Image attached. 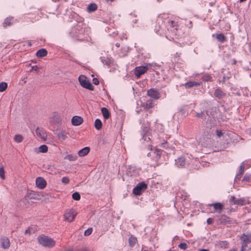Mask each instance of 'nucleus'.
I'll return each instance as SVG.
<instances>
[{"label": "nucleus", "instance_id": "nucleus-1", "mask_svg": "<svg viewBox=\"0 0 251 251\" xmlns=\"http://www.w3.org/2000/svg\"><path fill=\"white\" fill-rule=\"evenodd\" d=\"M37 240L39 244L46 247L52 248L55 244V241L53 239L43 234L39 236Z\"/></svg>", "mask_w": 251, "mask_h": 251}, {"label": "nucleus", "instance_id": "nucleus-2", "mask_svg": "<svg viewBox=\"0 0 251 251\" xmlns=\"http://www.w3.org/2000/svg\"><path fill=\"white\" fill-rule=\"evenodd\" d=\"M147 184L144 182L138 183L133 189V193L135 195H140L142 193L147 189Z\"/></svg>", "mask_w": 251, "mask_h": 251}, {"label": "nucleus", "instance_id": "nucleus-3", "mask_svg": "<svg viewBox=\"0 0 251 251\" xmlns=\"http://www.w3.org/2000/svg\"><path fill=\"white\" fill-rule=\"evenodd\" d=\"M77 213L73 209H69L66 211L64 215L65 220L69 222H71L75 218Z\"/></svg>", "mask_w": 251, "mask_h": 251}, {"label": "nucleus", "instance_id": "nucleus-4", "mask_svg": "<svg viewBox=\"0 0 251 251\" xmlns=\"http://www.w3.org/2000/svg\"><path fill=\"white\" fill-rule=\"evenodd\" d=\"M229 202L233 205H244L247 203V201L244 198L236 199L234 196H232L230 198Z\"/></svg>", "mask_w": 251, "mask_h": 251}, {"label": "nucleus", "instance_id": "nucleus-5", "mask_svg": "<svg viewBox=\"0 0 251 251\" xmlns=\"http://www.w3.org/2000/svg\"><path fill=\"white\" fill-rule=\"evenodd\" d=\"M50 122L58 126L62 124V116L58 113L54 112L50 118Z\"/></svg>", "mask_w": 251, "mask_h": 251}, {"label": "nucleus", "instance_id": "nucleus-6", "mask_svg": "<svg viewBox=\"0 0 251 251\" xmlns=\"http://www.w3.org/2000/svg\"><path fill=\"white\" fill-rule=\"evenodd\" d=\"M148 66H139L136 67L135 69V75L138 78L140 76L145 74L148 70Z\"/></svg>", "mask_w": 251, "mask_h": 251}, {"label": "nucleus", "instance_id": "nucleus-7", "mask_svg": "<svg viewBox=\"0 0 251 251\" xmlns=\"http://www.w3.org/2000/svg\"><path fill=\"white\" fill-rule=\"evenodd\" d=\"M36 134L37 136L42 141H46L47 134L43 128L37 127L36 129Z\"/></svg>", "mask_w": 251, "mask_h": 251}, {"label": "nucleus", "instance_id": "nucleus-8", "mask_svg": "<svg viewBox=\"0 0 251 251\" xmlns=\"http://www.w3.org/2000/svg\"><path fill=\"white\" fill-rule=\"evenodd\" d=\"M148 95L154 99L157 100L160 98L159 92L154 88L150 89L147 91Z\"/></svg>", "mask_w": 251, "mask_h": 251}, {"label": "nucleus", "instance_id": "nucleus-9", "mask_svg": "<svg viewBox=\"0 0 251 251\" xmlns=\"http://www.w3.org/2000/svg\"><path fill=\"white\" fill-rule=\"evenodd\" d=\"M36 185L38 188L43 189L46 186L47 182L44 178L38 177L36 179Z\"/></svg>", "mask_w": 251, "mask_h": 251}, {"label": "nucleus", "instance_id": "nucleus-10", "mask_svg": "<svg viewBox=\"0 0 251 251\" xmlns=\"http://www.w3.org/2000/svg\"><path fill=\"white\" fill-rule=\"evenodd\" d=\"M55 134L60 141H64L68 138V133L65 130H57Z\"/></svg>", "mask_w": 251, "mask_h": 251}, {"label": "nucleus", "instance_id": "nucleus-11", "mask_svg": "<svg viewBox=\"0 0 251 251\" xmlns=\"http://www.w3.org/2000/svg\"><path fill=\"white\" fill-rule=\"evenodd\" d=\"M1 247L4 249H8L10 246L9 239L6 237H2L0 239Z\"/></svg>", "mask_w": 251, "mask_h": 251}, {"label": "nucleus", "instance_id": "nucleus-12", "mask_svg": "<svg viewBox=\"0 0 251 251\" xmlns=\"http://www.w3.org/2000/svg\"><path fill=\"white\" fill-rule=\"evenodd\" d=\"M208 206H213L214 208V212H217L219 213H221L224 209V205L220 202L209 204Z\"/></svg>", "mask_w": 251, "mask_h": 251}, {"label": "nucleus", "instance_id": "nucleus-13", "mask_svg": "<svg viewBox=\"0 0 251 251\" xmlns=\"http://www.w3.org/2000/svg\"><path fill=\"white\" fill-rule=\"evenodd\" d=\"M71 122L73 126H78L83 123V119L80 116H75L72 118Z\"/></svg>", "mask_w": 251, "mask_h": 251}, {"label": "nucleus", "instance_id": "nucleus-14", "mask_svg": "<svg viewBox=\"0 0 251 251\" xmlns=\"http://www.w3.org/2000/svg\"><path fill=\"white\" fill-rule=\"evenodd\" d=\"M175 164L178 167H185L186 165V160L183 156H181L175 160Z\"/></svg>", "mask_w": 251, "mask_h": 251}, {"label": "nucleus", "instance_id": "nucleus-15", "mask_svg": "<svg viewBox=\"0 0 251 251\" xmlns=\"http://www.w3.org/2000/svg\"><path fill=\"white\" fill-rule=\"evenodd\" d=\"M201 84V81H190L188 82H186L184 86L187 89L188 88H191L194 87H198L200 86Z\"/></svg>", "mask_w": 251, "mask_h": 251}, {"label": "nucleus", "instance_id": "nucleus-16", "mask_svg": "<svg viewBox=\"0 0 251 251\" xmlns=\"http://www.w3.org/2000/svg\"><path fill=\"white\" fill-rule=\"evenodd\" d=\"M214 95L219 99H222L226 96V93H224L220 88H217L215 90Z\"/></svg>", "mask_w": 251, "mask_h": 251}, {"label": "nucleus", "instance_id": "nucleus-17", "mask_svg": "<svg viewBox=\"0 0 251 251\" xmlns=\"http://www.w3.org/2000/svg\"><path fill=\"white\" fill-rule=\"evenodd\" d=\"M81 86L86 89H87L89 90L93 91L94 89V87L93 85L90 83V82L86 79L81 84Z\"/></svg>", "mask_w": 251, "mask_h": 251}, {"label": "nucleus", "instance_id": "nucleus-18", "mask_svg": "<svg viewBox=\"0 0 251 251\" xmlns=\"http://www.w3.org/2000/svg\"><path fill=\"white\" fill-rule=\"evenodd\" d=\"M48 54L47 50L45 49H41L39 50L36 53V55L38 58L43 57L46 56Z\"/></svg>", "mask_w": 251, "mask_h": 251}, {"label": "nucleus", "instance_id": "nucleus-19", "mask_svg": "<svg viewBox=\"0 0 251 251\" xmlns=\"http://www.w3.org/2000/svg\"><path fill=\"white\" fill-rule=\"evenodd\" d=\"M13 19L14 18L12 17H9L6 18L3 23V25L4 27H6L8 26H11L13 24Z\"/></svg>", "mask_w": 251, "mask_h": 251}, {"label": "nucleus", "instance_id": "nucleus-20", "mask_svg": "<svg viewBox=\"0 0 251 251\" xmlns=\"http://www.w3.org/2000/svg\"><path fill=\"white\" fill-rule=\"evenodd\" d=\"M89 151L90 148L87 147H84L78 151V155L79 156H84L87 155L89 152Z\"/></svg>", "mask_w": 251, "mask_h": 251}, {"label": "nucleus", "instance_id": "nucleus-21", "mask_svg": "<svg viewBox=\"0 0 251 251\" xmlns=\"http://www.w3.org/2000/svg\"><path fill=\"white\" fill-rule=\"evenodd\" d=\"M221 222L223 224H231L232 223V220L228 217L225 215H222L220 218Z\"/></svg>", "mask_w": 251, "mask_h": 251}, {"label": "nucleus", "instance_id": "nucleus-22", "mask_svg": "<svg viewBox=\"0 0 251 251\" xmlns=\"http://www.w3.org/2000/svg\"><path fill=\"white\" fill-rule=\"evenodd\" d=\"M241 240L244 243L248 244L250 243L251 242V235L250 236L245 234H243L241 237Z\"/></svg>", "mask_w": 251, "mask_h": 251}, {"label": "nucleus", "instance_id": "nucleus-23", "mask_svg": "<svg viewBox=\"0 0 251 251\" xmlns=\"http://www.w3.org/2000/svg\"><path fill=\"white\" fill-rule=\"evenodd\" d=\"M101 111L105 119H108L110 117V114L106 108L102 107L101 109Z\"/></svg>", "mask_w": 251, "mask_h": 251}, {"label": "nucleus", "instance_id": "nucleus-24", "mask_svg": "<svg viewBox=\"0 0 251 251\" xmlns=\"http://www.w3.org/2000/svg\"><path fill=\"white\" fill-rule=\"evenodd\" d=\"M216 38L221 43L225 42L226 40V37L222 33H217L216 34Z\"/></svg>", "mask_w": 251, "mask_h": 251}, {"label": "nucleus", "instance_id": "nucleus-25", "mask_svg": "<svg viewBox=\"0 0 251 251\" xmlns=\"http://www.w3.org/2000/svg\"><path fill=\"white\" fill-rule=\"evenodd\" d=\"M97 8L98 7L96 4L94 3H90L88 5L87 11L89 13H91L96 11L97 9Z\"/></svg>", "mask_w": 251, "mask_h": 251}, {"label": "nucleus", "instance_id": "nucleus-26", "mask_svg": "<svg viewBox=\"0 0 251 251\" xmlns=\"http://www.w3.org/2000/svg\"><path fill=\"white\" fill-rule=\"evenodd\" d=\"M137 242V238L133 236H131L128 239L129 245L131 247L134 246Z\"/></svg>", "mask_w": 251, "mask_h": 251}, {"label": "nucleus", "instance_id": "nucleus-27", "mask_svg": "<svg viewBox=\"0 0 251 251\" xmlns=\"http://www.w3.org/2000/svg\"><path fill=\"white\" fill-rule=\"evenodd\" d=\"M77 155L73 154H68L64 157L65 159H67L69 161H75L77 159Z\"/></svg>", "mask_w": 251, "mask_h": 251}, {"label": "nucleus", "instance_id": "nucleus-28", "mask_svg": "<svg viewBox=\"0 0 251 251\" xmlns=\"http://www.w3.org/2000/svg\"><path fill=\"white\" fill-rule=\"evenodd\" d=\"M95 127L96 129L100 130L102 127V123L99 119H97L95 122Z\"/></svg>", "mask_w": 251, "mask_h": 251}, {"label": "nucleus", "instance_id": "nucleus-29", "mask_svg": "<svg viewBox=\"0 0 251 251\" xmlns=\"http://www.w3.org/2000/svg\"><path fill=\"white\" fill-rule=\"evenodd\" d=\"M201 79L204 81H212V77L208 74H204Z\"/></svg>", "mask_w": 251, "mask_h": 251}, {"label": "nucleus", "instance_id": "nucleus-30", "mask_svg": "<svg viewBox=\"0 0 251 251\" xmlns=\"http://www.w3.org/2000/svg\"><path fill=\"white\" fill-rule=\"evenodd\" d=\"M168 23L171 27H172V28H174V29H173L174 32L176 33V31L177 30V24L173 21H169L168 22Z\"/></svg>", "mask_w": 251, "mask_h": 251}, {"label": "nucleus", "instance_id": "nucleus-31", "mask_svg": "<svg viewBox=\"0 0 251 251\" xmlns=\"http://www.w3.org/2000/svg\"><path fill=\"white\" fill-rule=\"evenodd\" d=\"M23 137L22 136V135H20V134H17L14 137V141L16 142V143H21L23 142Z\"/></svg>", "mask_w": 251, "mask_h": 251}, {"label": "nucleus", "instance_id": "nucleus-32", "mask_svg": "<svg viewBox=\"0 0 251 251\" xmlns=\"http://www.w3.org/2000/svg\"><path fill=\"white\" fill-rule=\"evenodd\" d=\"M244 172V164L242 163V165L239 167V174L236 176V178H239L241 175H242Z\"/></svg>", "mask_w": 251, "mask_h": 251}, {"label": "nucleus", "instance_id": "nucleus-33", "mask_svg": "<svg viewBox=\"0 0 251 251\" xmlns=\"http://www.w3.org/2000/svg\"><path fill=\"white\" fill-rule=\"evenodd\" d=\"M100 60L103 64H105L107 66H110L111 62L110 60L108 58L101 57Z\"/></svg>", "mask_w": 251, "mask_h": 251}, {"label": "nucleus", "instance_id": "nucleus-34", "mask_svg": "<svg viewBox=\"0 0 251 251\" xmlns=\"http://www.w3.org/2000/svg\"><path fill=\"white\" fill-rule=\"evenodd\" d=\"M48 147L46 145H43L39 147V151L40 152L45 153L48 151Z\"/></svg>", "mask_w": 251, "mask_h": 251}, {"label": "nucleus", "instance_id": "nucleus-35", "mask_svg": "<svg viewBox=\"0 0 251 251\" xmlns=\"http://www.w3.org/2000/svg\"><path fill=\"white\" fill-rule=\"evenodd\" d=\"M7 88V84L6 82H2L0 83V92H2L4 91Z\"/></svg>", "mask_w": 251, "mask_h": 251}, {"label": "nucleus", "instance_id": "nucleus-36", "mask_svg": "<svg viewBox=\"0 0 251 251\" xmlns=\"http://www.w3.org/2000/svg\"><path fill=\"white\" fill-rule=\"evenodd\" d=\"M72 198L75 201H78L80 199V195L78 192H75L72 194Z\"/></svg>", "mask_w": 251, "mask_h": 251}, {"label": "nucleus", "instance_id": "nucleus-37", "mask_svg": "<svg viewBox=\"0 0 251 251\" xmlns=\"http://www.w3.org/2000/svg\"><path fill=\"white\" fill-rule=\"evenodd\" d=\"M243 181L251 182V175L246 174L242 180Z\"/></svg>", "mask_w": 251, "mask_h": 251}, {"label": "nucleus", "instance_id": "nucleus-38", "mask_svg": "<svg viewBox=\"0 0 251 251\" xmlns=\"http://www.w3.org/2000/svg\"><path fill=\"white\" fill-rule=\"evenodd\" d=\"M178 247L183 250H186L187 247V244L185 243H181L178 245Z\"/></svg>", "mask_w": 251, "mask_h": 251}, {"label": "nucleus", "instance_id": "nucleus-39", "mask_svg": "<svg viewBox=\"0 0 251 251\" xmlns=\"http://www.w3.org/2000/svg\"><path fill=\"white\" fill-rule=\"evenodd\" d=\"M87 78L84 75H81L78 77V81L80 85Z\"/></svg>", "mask_w": 251, "mask_h": 251}, {"label": "nucleus", "instance_id": "nucleus-40", "mask_svg": "<svg viewBox=\"0 0 251 251\" xmlns=\"http://www.w3.org/2000/svg\"><path fill=\"white\" fill-rule=\"evenodd\" d=\"M62 182L65 184H67L70 182V179L69 177L64 176L62 178Z\"/></svg>", "mask_w": 251, "mask_h": 251}, {"label": "nucleus", "instance_id": "nucleus-41", "mask_svg": "<svg viewBox=\"0 0 251 251\" xmlns=\"http://www.w3.org/2000/svg\"><path fill=\"white\" fill-rule=\"evenodd\" d=\"M93 229L92 228H88L87 229H86L84 232V235L85 236H89L90 235L92 232Z\"/></svg>", "mask_w": 251, "mask_h": 251}, {"label": "nucleus", "instance_id": "nucleus-42", "mask_svg": "<svg viewBox=\"0 0 251 251\" xmlns=\"http://www.w3.org/2000/svg\"><path fill=\"white\" fill-rule=\"evenodd\" d=\"M0 176L2 179L5 178L4 170L2 167L0 168Z\"/></svg>", "mask_w": 251, "mask_h": 251}, {"label": "nucleus", "instance_id": "nucleus-43", "mask_svg": "<svg viewBox=\"0 0 251 251\" xmlns=\"http://www.w3.org/2000/svg\"><path fill=\"white\" fill-rule=\"evenodd\" d=\"M216 134L217 136L219 138L221 137L223 135V133L221 130H216Z\"/></svg>", "mask_w": 251, "mask_h": 251}, {"label": "nucleus", "instance_id": "nucleus-44", "mask_svg": "<svg viewBox=\"0 0 251 251\" xmlns=\"http://www.w3.org/2000/svg\"><path fill=\"white\" fill-rule=\"evenodd\" d=\"M39 67L37 66H33L31 67V69L30 71H34L36 72H37L39 71Z\"/></svg>", "mask_w": 251, "mask_h": 251}, {"label": "nucleus", "instance_id": "nucleus-45", "mask_svg": "<svg viewBox=\"0 0 251 251\" xmlns=\"http://www.w3.org/2000/svg\"><path fill=\"white\" fill-rule=\"evenodd\" d=\"M248 243H244L242 242V249L241 251H244L246 250V247H247Z\"/></svg>", "mask_w": 251, "mask_h": 251}, {"label": "nucleus", "instance_id": "nucleus-46", "mask_svg": "<svg viewBox=\"0 0 251 251\" xmlns=\"http://www.w3.org/2000/svg\"><path fill=\"white\" fill-rule=\"evenodd\" d=\"M161 146L164 148H168V143L167 141H164V142H162L161 143Z\"/></svg>", "mask_w": 251, "mask_h": 251}, {"label": "nucleus", "instance_id": "nucleus-47", "mask_svg": "<svg viewBox=\"0 0 251 251\" xmlns=\"http://www.w3.org/2000/svg\"><path fill=\"white\" fill-rule=\"evenodd\" d=\"M93 82L95 85H98L99 84V81L97 78H94L93 79Z\"/></svg>", "mask_w": 251, "mask_h": 251}, {"label": "nucleus", "instance_id": "nucleus-48", "mask_svg": "<svg viewBox=\"0 0 251 251\" xmlns=\"http://www.w3.org/2000/svg\"><path fill=\"white\" fill-rule=\"evenodd\" d=\"M147 135H146V134H143V139H144L145 141H148V140H150V138L149 137H148V139H147Z\"/></svg>", "mask_w": 251, "mask_h": 251}, {"label": "nucleus", "instance_id": "nucleus-49", "mask_svg": "<svg viewBox=\"0 0 251 251\" xmlns=\"http://www.w3.org/2000/svg\"><path fill=\"white\" fill-rule=\"evenodd\" d=\"M146 104L147 105L149 106V108L152 107V103L151 101H147Z\"/></svg>", "mask_w": 251, "mask_h": 251}, {"label": "nucleus", "instance_id": "nucleus-50", "mask_svg": "<svg viewBox=\"0 0 251 251\" xmlns=\"http://www.w3.org/2000/svg\"><path fill=\"white\" fill-rule=\"evenodd\" d=\"M213 222V220L212 218H208L207 220V223L209 225L212 224Z\"/></svg>", "mask_w": 251, "mask_h": 251}, {"label": "nucleus", "instance_id": "nucleus-51", "mask_svg": "<svg viewBox=\"0 0 251 251\" xmlns=\"http://www.w3.org/2000/svg\"><path fill=\"white\" fill-rule=\"evenodd\" d=\"M34 193L33 191H31V192L29 194V197L30 199H36V198L34 196H31L32 193Z\"/></svg>", "mask_w": 251, "mask_h": 251}, {"label": "nucleus", "instance_id": "nucleus-52", "mask_svg": "<svg viewBox=\"0 0 251 251\" xmlns=\"http://www.w3.org/2000/svg\"><path fill=\"white\" fill-rule=\"evenodd\" d=\"M27 233H29V234H31V229L30 228H28L27 229H26L25 231V234H27Z\"/></svg>", "mask_w": 251, "mask_h": 251}, {"label": "nucleus", "instance_id": "nucleus-53", "mask_svg": "<svg viewBox=\"0 0 251 251\" xmlns=\"http://www.w3.org/2000/svg\"><path fill=\"white\" fill-rule=\"evenodd\" d=\"M202 115H203V112H201V113H197L196 114V116L198 118H202Z\"/></svg>", "mask_w": 251, "mask_h": 251}, {"label": "nucleus", "instance_id": "nucleus-54", "mask_svg": "<svg viewBox=\"0 0 251 251\" xmlns=\"http://www.w3.org/2000/svg\"><path fill=\"white\" fill-rule=\"evenodd\" d=\"M79 251H91L89 250V249H86V248H84V249H81Z\"/></svg>", "mask_w": 251, "mask_h": 251}, {"label": "nucleus", "instance_id": "nucleus-55", "mask_svg": "<svg viewBox=\"0 0 251 251\" xmlns=\"http://www.w3.org/2000/svg\"><path fill=\"white\" fill-rule=\"evenodd\" d=\"M199 251H208L206 249H200Z\"/></svg>", "mask_w": 251, "mask_h": 251}, {"label": "nucleus", "instance_id": "nucleus-56", "mask_svg": "<svg viewBox=\"0 0 251 251\" xmlns=\"http://www.w3.org/2000/svg\"><path fill=\"white\" fill-rule=\"evenodd\" d=\"M229 251H237V250L235 249H233L230 250Z\"/></svg>", "mask_w": 251, "mask_h": 251}, {"label": "nucleus", "instance_id": "nucleus-57", "mask_svg": "<svg viewBox=\"0 0 251 251\" xmlns=\"http://www.w3.org/2000/svg\"><path fill=\"white\" fill-rule=\"evenodd\" d=\"M116 46H117V47H119V46H120V44H119V43H117V44H116Z\"/></svg>", "mask_w": 251, "mask_h": 251}, {"label": "nucleus", "instance_id": "nucleus-58", "mask_svg": "<svg viewBox=\"0 0 251 251\" xmlns=\"http://www.w3.org/2000/svg\"><path fill=\"white\" fill-rule=\"evenodd\" d=\"M236 61L234 59V60H233V64H236Z\"/></svg>", "mask_w": 251, "mask_h": 251}, {"label": "nucleus", "instance_id": "nucleus-59", "mask_svg": "<svg viewBox=\"0 0 251 251\" xmlns=\"http://www.w3.org/2000/svg\"><path fill=\"white\" fill-rule=\"evenodd\" d=\"M157 155H160V152H159V151H157Z\"/></svg>", "mask_w": 251, "mask_h": 251}, {"label": "nucleus", "instance_id": "nucleus-60", "mask_svg": "<svg viewBox=\"0 0 251 251\" xmlns=\"http://www.w3.org/2000/svg\"><path fill=\"white\" fill-rule=\"evenodd\" d=\"M148 128H146V131H148Z\"/></svg>", "mask_w": 251, "mask_h": 251}, {"label": "nucleus", "instance_id": "nucleus-61", "mask_svg": "<svg viewBox=\"0 0 251 251\" xmlns=\"http://www.w3.org/2000/svg\"><path fill=\"white\" fill-rule=\"evenodd\" d=\"M223 243H227V242H226V241H224V242H223Z\"/></svg>", "mask_w": 251, "mask_h": 251}]
</instances>
